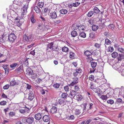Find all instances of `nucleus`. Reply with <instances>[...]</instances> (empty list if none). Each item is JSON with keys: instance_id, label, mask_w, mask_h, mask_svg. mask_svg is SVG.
I'll list each match as a JSON object with an SVG mask.
<instances>
[{"instance_id": "nucleus-23", "label": "nucleus", "mask_w": 124, "mask_h": 124, "mask_svg": "<svg viewBox=\"0 0 124 124\" xmlns=\"http://www.w3.org/2000/svg\"><path fill=\"white\" fill-rule=\"evenodd\" d=\"M26 110H27V112H28L29 111V109L28 108H27L24 109H20L19 110V111L21 113H23L24 112H26Z\"/></svg>"}, {"instance_id": "nucleus-3", "label": "nucleus", "mask_w": 124, "mask_h": 124, "mask_svg": "<svg viewBox=\"0 0 124 124\" xmlns=\"http://www.w3.org/2000/svg\"><path fill=\"white\" fill-rule=\"evenodd\" d=\"M57 101L58 103L62 106L65 104V100L64 99L61 98L58 99Z\"/></svg>"}, {"instance_id": "nucleus-10", "label": "nucleus", "mask_w": 124, "mask_h": 124, "mask_svg": "<svg viewBox=\"0 0 124 124\" xmlns=\"http://www.w3.org/2000/svg\"><path fill=\"white\" fill-rule=\"evenodd\" d=\"M50 16L51 18L53 19L57 17L56 13L55 11L51 12L50 13Z\"/></svg>"}, {"instance_id": "nucleus-30", "label": "nucleus", "mask_w": 124, "mask_h": 124, "mask_svg": "<svg viewBox=\"0 0 124 124\" xmlns=\"http://www.w3.org/2000/svg\"><path fill=\"white\" fill-rule=\"evenodd\" d=\"M71 34L72 36L73 37H76L78 35L77 31H71Z\"/></svg>"}, {"instance_id": "nucleus-62", "label": "nucleus", "mask_w": 124, "mask_h": 124, "mask_svg": "<svg viewBox=\"0 0 124 124\" xmlns=\"http://www.w3.org/2000/svg\"><path fill=\"white\" fill-rule=\"evenodd\" d=\"M49 12V10L48 8H45L44 9V12L46 13H48Z\"/></svg>"}, {"instance_id": "nucleus-2", "label": "nucleus", "mask_w": 124, "mask_h": 124, "mask_svg": "<svg viewBox=\"0 0 124 124\" xmlns=\"http://www.w3.org/2000/svg\"><path fill=\"white\" fill-rule=\"evenodd\" d=\"M22 19H21L20 17L19 16L17 17L15 20L14 23L16 25L19 27L21 25L22 23L21 21Z\"/></svg>"}, {"instance_id": "nucleus-43", "label": "nucleus", "mask_w": 124, "mask_h": 124, "mask_svg": "<svg viewBox=\"0 0 124 124\" xmlns=\"http://www.w3.org/2000/svg\"><path fill=\"white\" fill-rule=\"evenodd\" d=\"M16 83L15 81H11L10 83V85L11 86H13L15 85Z\"/></svg>"}, {"instance_id": "nucleus-48", "label": "nucleus", "mask_w": 124, "mask_h": 124, "mask_svg": "<svg viewBox=\"0 0 124 124\" xmlns=\"http://www.w3.org/2000/svg\"><path fill=\"white\" fill-rule=\"evenodd\" d=\"M60 86V85L58 83L55 84L53 86L55 88H58Z\"/></svg>"}, {"instance_id": "nucleus-60", "label": "nucleus", "mask_w": 124, "mask_h": 124, "mask_svg": "<svg viewBox=\"0 0 124 124\" xmlns=\"http://www.w3.org/2000/svg\"><path fill=\"white\" fill-rule=\"evenodd\" d=\"M74 118V116L73 115H71L70 116H69L68 118V119L69 120H73V119Z\"/></svg>"}, {"instance_id": "nucleus-1", "label": "nucleus", "mask_w": 124, "mask_h": 124, "mask_svg": "<svg viewBox=\"0 0 124 124\" xmlns=\"http://www.w3.org/2000/svg\"><path fill=\"white\" fill-rule=\"evenodd\" d=\"M96 52L95 51H94L92 53L88 50H86L85 51L84 53V55L87 57V59L88 62H90L93 60L92 58V54H94Z\"/></svg>"}, {"instance_id": "nucleus-28", "label": "nucleus", "mask_w": 124, "mask_h": 124, "mask_svg": "<svg viewBox=\"0 0 124 124\" xmlns=\"http://www.w3.org/2000/svg\"><path fill=\"white\" fill-rule=\"evenodd\" d=\"M34 9L36 13H39L40 10L37 6L34 7Z\"/></svg>"}, {"instance_id": "nucleus-36", "label": "nucleus", "mask_w": 124, "mask_h": 124, "mask_svg": "<svg viewBox=\"0 0 124 124\" xmlns=\"http://www.w3.org/2000/svg\"><path fill=\"white\" fill-rule=\"evenodd\" d=\"M108 28L111 30H113L114 29V25L113 24H109L108 25Z\"/></svg>"}, {"instance_id": "nucleus-12", "label": "nucleus", "mask_w": 124, "mask_h": 124, "mask_svg": "<svg viewBox=\"0 0 124 124\" xmlns=\"http://www.w3.org/2000/svg\"><path fill=\"white\" fill-rule=\"evenodd\" d=\"M76 95V92L75 91L73 90H70V95L71 96V98H74Z\"/></svg>"}, {"instance_id": "nucleus-42", "label": "nucleus", "mask_w": 124, "mask_h": 124, "mask_svg": "<svg viewBox=\"0 0 124 124\" xmlns=\"http://www.w3.org/2000/svg\"><path fill=\"white\" fill-rule=\"evenodd\" d=\"M3 25V24L0 22V31H3L4 28V27Z\"/></svg>"}, {"instance_id": "nucleus-35", "label": "nucleus", "mask_w": 124, "mask_h": 124, "mask_svg": "<svg viewBox=\"0 0 124 124\" xmlns=\"http://www.w3.org/2000/svg\"><path fill=\"white\" fill-rule=\"evenodd\" d=\"M104 35L108 37V36H110L112 35V33H109L108 31H105L104 33Z\"/></svg>"}, {"instance_id": "nucleus-6", "label": "nucleus", "mask_w": 124, "mask_h": 124, "mask_svg": "<svg viewBox=\"0 0 124 124\" xmlns=\"http://www.w3.org/2000/svg\"><path fill=\"white\" fill-rule=\"evenodd\" d=\"M75 98L77 101H79L83 99V97L81 94L78 93L76 95Z\"/></svg>"}, {"instance_id": "nucleus-7", "label": "nucleus", "mask_w": 124, "mask_h": 124, "mask_svg": "<svg viewBox=\"0 0 124 124\" xmlns=\"http://www.w3.org/2000/svg\"><path fill=\"white\" fill-rule=\"evenodd\" d=\"M50 116L49 115H45L43 117V119L44 122H47L50 120L49 119Z\"/></svg>"}, {"instance_id": "nucleus-50", "label": "nucleus", "mask_w": 124, "mask_h": 124, "mask_svg": "<svg viewBox=\"0 0 124 124\" xmlns=\"http://www.w3.org/2000/svg\"><path fill=\"white\" fill-rule=\"evenodd\" d=\"M7 102L6 101H3L0 102V104L2 105H6Z\"/></svg>"}, {"instance_id": "nucleus-52", "label": "nucleus", "mask_w": 124, "mask_h": 124, "mask_svg": "<svg viewBox=\"0 0 124 124\" xmlns=\"http://www.w3.org/2000/svg\"><path fill=\"white\" fill-rule=\"evenodd\" d=\"M9 85H6L3 87V88L4 90L7 89L9 88Z\"/></svg>"}, {"instance_id": "nucleus-54", "label": "nucleus", "mask_w": 124, "mask_h": 124, "mask_svg": "<svg viewBox=\"0 0 124 124\" xmlns=\"http://www.w3.org/2000/svg\"><path fill=\"white\" fill-rule=\"evenodd\" d=\"M80 4V3L77 2L75 3H73V6L74 7H76L78 6Z\"/></svg>"}, {"instance_id": "nucleus-55", "label": "nucleus", "mask_w": 124, "mask_h": 124, "mask_svg": "<svg viewBox=\"0 0 124 124\" xmlns=\"http://www.w3.org/2000/svg\"><path fill=\"white\" fill-rule=\"evenodd\" d=\"M88 22L89 23L91 24H93L94 23V20L92 19H90L89 20Z\"/></svg>"}, {"instance_id": "nucleus-53", "label": "nucleus", "mask_w": 124, "mask_h": 124, "mask_svg": "<svg viewBox=\"0 0 124 124\" xmlns=\"http://www.w3.org/2000/svg\"><path fill=\"white\" fill-rule=\"evenodd\" d=\"M82 105L83 106V110H85L86 108V107L87 105V103H83L82 104Z\"/></svg>"}, {"instance_id": "nucleus-41", "label": "nucleus", "mask_w": 124, "mask_h": 124, "mask_svg": "<svg viewBox=\"0 0 124 124\" xmlns=\"http://www.w3.org/2000/svg\"><path fill=\"white\" fill-rule=\"evenodd\" d=\"M118 50L120 52L123 53L124 51V49L121 47H119L118 48Z\"/></svg>"}, {"instance_id": "nucleus-21", "label": "nucleus", "mask_w": 124, "mask_h": 124, "mask_svg": "<svg viewBox=\"0 0 124 124\" xmlns=\"http://www.w3.org/2000/svg\"><path fill=\"white\" fill-rule=\"evenodd\" d=\"M36 73V72H35ZM37 75L36 73H34L33 72V71H32L31 73V78L32 79H35L37 78Z\"/></svg>"}, {"instance_id": "nucleus-18", "label": "nucleus", "mask_w": 124, "mask_h": 124, "mask_svg": "<svg viewBox=\"0 0 124 124\" xmlns=\"http://www.w3.org/2000/svg\"><path fill=\"white\" fill-rule=\"evenodd\" d=\"M60 12L62 14H65L67 13L68 11L67 10L65 9H62L60 11Z\"/></svg>"}, {"instance_id": "nucleus-13", "label": "nucleus", "mask_w": 124, "mask_h": 124, "mask_svg": "<svg viewBox=\"0 0 124 124\" xmlns=\"http://www.w3.org/2000/svg\"><path fill=\"white\" fill-rule=\"evenodd\" d=\"M78 26H77L76 25L74 24L72 25V27L70 28V29H72V31H75V30H78Z\"/></svg>"}, {"instance_id": "nucleus-9", "label": "nucleus", "mask_w": 124, "mask_h": 124, "mask_svg": "<svg viewBox=\"0 0 124 124\" xmlns=\"http://www.w3.org/2000/svg\"><path fill=\"white\" fill-rule=\"evenodd\" d=\"M34 117L36 120H40L42 117L41 114L39 113L35 115Z\"/></svg>"}, {"instance_id": "nucleus-31", "label": "nucleus", "mask_w": 124, "mask_h": 124, "mask_svg": "<svg viewBox=\"0 0 124 124\" xmlns=\"http://www.w3.org/2000/svg\"><path fill=\"white\" fill-rule=\"evenodd\" d=\"M79 36L82 38H85L86 37V35L84 32L82 31L80 33Z\"/></svg>"}, {"instance_id": "nucleus-24", "label": "nucleus", "mask_w": 124, "mask_h": 124, "mask_svg": "<svg viewBox=\"0 0 124 124\" xmlns=\"http://www.w3.org/2000/svg\"><path fill=\"white\" fill-rule=\"evenodd\" d=\"M92 30L93 31H96L98 28V26L96 25L92 26Z\"/></svg>"}, {"instance_id": "nucleus-11", "label": "nucleus", "mask_w": 124, "mask_h": 124, "mask_svg": "<svg viewBox=\"0 0 124 124\" xmlns=\"http://www.w3.org/2000/svg\"><path fill=\"white\" fill-rule=\"evenodd\" d=\"M3 58L4 59L2 60L1 61H0V63L5 62L7 59V57L6 56H4L3 54L0 53V59Z\"/></svg>"}, {"instance_id": "nucleus-15", "label": "nucleus", "mask_w": 124, "mask_h": 124, "mask_svg": "<svg viewBox=\"0 0 124 124\" xmlns=\"http://www.w3.org/2000/svg\"><path fill=\"white\" fill-rule=\"evenodd\" d=\"M74 112L75 114L78 115L80 114L81 113L80 110L78 109H75L74 110Z\"/></svg>"}, {"instance_id": "nucleus-20", "label": "nucleus", "mask_w": 124, "mask_h": 124, "mask_svg": "<svg viewBox=\"0 0 124 124\" xmlns=\"http://www.w3.org/2000/svg\"><path fill=\"white\" fill-rule=\"evenodd\" d=\"M93 10L94 13V12L96 14H98L100 13V11L98 8L96 7H95L94 8Z\"/></svg>"}, {"instance_id": "nucleus-44", "label": "nucleus", "mask_w": 124, "mask_h": 124, "mask_svg": "<svg viewBox=\"0 0 124 124\" xmlns=\"http://www.w3.org/2000/svg\"><path fill=\"white\" fill-rule=\"evenodd\" d=\"M17 64L16 63H13L10 65V67L11 68H13L16 67Z\"/></svg>"}, {"instance_id": "nucleus-16", "label": "nucleus", "mask_w": 124, "mask_h": 124, "mask_svg": "<svg viewBox=\"0 0 124 124\" xmlns=\"http://www.w3.org/2000/svg\"><path fill=\"white\" fill-rule=\"evenodd\" d=\"M70 58L73 59L75 58V54L72 52H70Z\"/></svg>"}, {"instance_id": "nucleus-8", "label": "nucleus", "mask_w": 124, "mask_h": 124, "mask_svg": "<svg viewBox=\"0 0 124 124\" xmlns=\"http://www.w3.org/2000/svg\"><path fill=\"white\" fill-rule=\"evenodd\" d=\"M117 59L118 61H121L124 59V55L122 54H119L117 58Z\"/></svg>"}, {"instance_id": "nucleus-56", "label": "nucleus", "mask_w": 124, "mask_h": 124, "mask_svg": "<svg viewBox=\"0 0 124 124\" xmlns=\"http://www.w3.org/2000/svg\"><path fill=\"white\" fill-rule=\"evenodd\" d=\"M96 86L95 85L93 84H91V86H90V88L92 90L95 89L96 88Z\"/></svg>"}, {"instance_id": "nucleus-51", "label": "nucleus", "mask_w": 124, "mask_h": 124, "mask_svg": "<svg viewBox=\"0 0 124 124\" xmlns=\"http://www.w3.org/2000/svg\"><path fill=\"white\" fill-rule=\"evenodd\" d=\"M30 69L28 68L26 70V73L27 75H29L31 73V71L30 70Z\"/></svg>"}, {"instance_id": "nucleus-46", "label": "nucleus", "mask_w": 124, "mask_h": 124, "mask_svg": "<svg viewBox=\"0 0 124 124\" xmlns=\"http://www.w3.org/2000/svg\"><path fill=\"white\" fill-rule=\"evenodd\" d=\"M89 80L91 81H93L94 79V77L93 75H91L89 77Z\"/></svg>"}, {"instance_id": "nucleus-5", "label": "nucleus", "mask_w": 124, "mask_h": 124, "mask_svg": "<svg viewBox=\"0 0 124 124\" xmlns=\"http://www.w3.org/2000/svg\"><path fill=\"white\" fill-rule=\"evenodd\" d=\"M8 38L10 41H13L16 39V37L14 34L11 33L9 35Z\"/></svg>"}, {"instance_id": "nucleus-26", "label": "nucleus", "mask_w": 124, "mask_h": 124, "mask_svg": "<svg viewBox=\"0 0 124 124\" xmlns=\"http://www.w3.org/2000/svg\"><path fill=\"white\" fill-rule=\"evenodd\" d=\"M94 12L93 11H89L87 15L89 17H91L93 14Z\"/></svg>"}, {"instance_id": "nucleus-45", "label": "nucleus", "mask_w": 124, "mask_h": 124, "mask_svg": "<svg viewBox=\"0 0 124 124\" xmlns=\"http://www.w3.org/2000/svg\"><path fill=\"white\" fill-rule=\"evenodd\" d=\"M64 89L65 92H68L69 90V87L68 85H66L64 87Z\"/></svg>"}, {"instance_id": "nucleus-25", "label": "nucleus", "mask_w": 124, "mask_h": 124, "mask_svg": "<svg viewBox=\"0 0 124 124\" xmlns=\"http://www.w3.org/2000/svg\"><path fill=\"white\" fill-rule=\"evenodd\" d=\"M68 96V94L67 93H63L61 95V96L62 98L65 99Z\"/></svg>"}, {"instance_id": "nucleus-57", "label": "nucleus", "mask_w": 124, "mask_h": 124, "mask_svg": "<svg viewBox=\"0 0 124 124\" xmlns=\"http://www.w3.org/2000/svg\"><path fill=\"white\" fill-rule=\"evenodd\" d=\"M94 46L96 48H98L100 47L101 45L99 44L96 43L95 44Z\"/></svg>"}, {"instance_id": "nucleus-33", "label": "nucleus", "mask_w": 124, "mask_h": 124, "mask_svg": "<svg viewBox=\"0 0 124 124\" xmlns=\"http://www.w3.org/2000/svg\"><path fill=\"white\" fill-rule=\"evenodd\" d=\"M23 39L24 40H25L27 42H28L29 40L28 37L26 36L25 34L23 36Z\"/></svg>"}, {"instance_id": "nucleus-61", "label": "nucleus", "mask_w": 124, "mask_h": 124, "mask_svg": "<svg viewBox=\"0 0 124 124\" xmlns=\"http://www.w3.org/2000/svg\"><path fill=\"white\" fill-rule=\"evenodd\" d=\"M90 69V71L89 72L91 73L94 72L96 70V69L95 68H92Z\"/></svg>"}, {"instance_id": "nucleus-22", "label": "nucleus", "mask_w": 124, "mask_h": 124, "mask_svg": "<svg viewBox=\"0 0 124 124\" xmlns=\"http://www.w3.org/2000/svg\"><path fill=\"white\" fill-rule=\"evenodd\" d=\"M112 57L113 58H116L118 56V54L115 52H113L111 54Z\"/></svg>"}, {"instance_id": "nucleus-64", "label": "nucleus", "mask_w": 124, "mask_h": 124, "mask_svg": "<svg viewBox=\"0 0 124 124\" xmlns=\"http://www.w3.org/2000/svg\"><path fill=\"white\" fill-rule=\"evenodd\" d=\"M75 90L76 91H78L79 90V88L78 86L76 85L74 87Z\"/></svg>"}, {"instance_id": "nucleus-49", "label": "nucleus", "mask_w": 124, "mask_h": 124, "mask_svg": "<svg viewBox=\"0 0 124 124\" xmlns=\"http://www.w3.org/2000/svg\"><path fill=\"white\" fill-rule=\"evenodd\" d=\"M107 102L108 103H109L110 104H112L114 103V101L112 100H109L107 101Z\"/></svg>"}, {"instance_id": "nucleus-17", "label": "nucleus", "mask_w": 124, "mask_h": 124, "mask_svg": "<svg viewBox=\"0 0 124 124\" xmlns=\"http://www.w3.org/2000/svg\"><path fill=\"white\" fill-rule=\"evenodd\" d=\"M78 27V30L79 31H84L85 29V27L83 25L79 26Z\"/></svg>"}, {"instance_id": "nucleus-59", "label": "nucleus", "mask_w": 124, "mask_h": 124, "mask_svg": "<svg viewBox=\"0 0 124 124\" xmlns=\"http://www.w3.org/2000/svg\"><path fill=\"white\" fill-rule=\"evenodd\" d=\"M26 122L30 124H31V118L30 117L27 119Z\"/></svg>"}, {"instance_id": "nucleus-37", "label": "nucleus", "mask_w": 124, "mask_h": 124, "mask_svg": "<svg viewBox=\"0 0 124 124\" xmlns=\"http://www.w3.org/2000/svg\"><path fill=\"white\" fill-rule=\"evenodd\" d=\"M44 4V2H39L38 4V6H39L40 8H42L43 7Z\"/></svg>"}, {"instance_id": "nucleus-27", "label": "nucleus", "mask_w": 124, "mask_h": 124, "mask_svg": "<svg viewBox=\"0 0 124 124\" xmlns=\"http://www.w3.org/2000/svg\"><path fill=\"white\" fill-rule=\"evenodd\" d=\"M105 44L106 45H108L111 43V41L108 39H106L105 40Z\"/></svg>"}, {"instance_id": "nucleus-39", "label": "nucleus", "mask_w": 124, "mask_h": 124, "mask_svg": "<svg viewBox=\"0 0 124 124\" xmlns=\"http://www.w3.org/2000/svg\"><path fill=\"white\" fill-rule=\"evenodd\" d=\"M91 65L92 68H95L97 65V62H93L91 63Z\"/></svg>"}, {"instance_id": "nucleus-38", "label": "nucleus", "mask_w": 124, "mask_h": 124, "mask_svg": "<svg viewBox=\"0 0 124 124\" xmlns=\"http://www.w3.org/2000/svg\"><path fill=\"white\" fill-rule=\"evenodd\" d=\"M101 98L103 100H106L107 99V97L106 95H101Z\"/></svg>"}, {"instance_id": "nucleus-40", "label": "nucleus", "mask_w": 124, "mask_h": 124, "mask_svg": "<svg viewBox=\"0 0 124 124\" xmlns=\"http://www.w3.org/2000/svg\"><path fill=\"white\" fill-rule=\"evenodd\" d=\"M114 48L113 47L109 46L108 47V52H112L114 51Z\"/></svg>"}, {"instance_id": "nucleus-32", "label": "nucleus", "mask_w": 124, "mask_h": 124, "mask_svg": "<svg viewBox=\"0 0 124 124\" xmlns=\"http://www.w3.org/2000/svg\"><path fill=\"white\" fill-rule=\"evenodd\" d=\"M62 50L63 52H67L68 51L69 49L66 46H64L62 47Z\"/></svg>"}, {"instance_id": "nucleus-4", "label": "nucleus", "mask_w": 124, "mask_h": 124, "mask_svg": "<svg viewBox=\"0 0 124 124\" xmlns=\"http://www.w3.org/2000/svg\"><path fill=\"white\" fill-rule=\"evenodd\" d=\"M82 71V70L80 68H77L75 70V71L74 72L73 74V76L76 77L79 74H80L81 73Z\"/></svg>"}, {"instance_id": "nucleus-34", "label": "nucleus", "mask_w": 124, "mask_h": 124, "mask_svg": "<svg viewBox=\"0 0 124 124\" xmlns=\"http://www.w3.org/2000/svg\"><path fill=\"white\" fill-rule=\"evenodd\" d=\"M78 77H74L73 78V81L76 82L77 84L78 83Z\"/></svg>"}, {"instance_id": "nucleus-14", "label": "nucleus", "mask_w": 124, "mask_h": 124, "mask_svg": "<svg viewBox=\"0 0 124 124\" xmlns=\"http://www.w3.org/2000/svg\"><path fill=\"white\" fill-rule=\"evenodd\" d=\"M57 111V109L55 107H53L51 109L50 112L52 114H54Z\"/></svg>"}, {"instance_id": "nucleus-19", "label": "nucleus", "mask_w": 124, "mask_h": 124, "mask_svg": "<svg viewBox=\"0 0 124 124\" xmlns=\"http://www.w3.org/2000/svg\"><path fill=\"white\" fill-rule=\"evenodd\" d=\"M53 43L51 42L48 44L47 47V50H48L49 48L51 49L52 48V49H53Z\"/></svg>"}, {"instance_id": "nucleus-29", "label": "nucleus", "mask_w": 124, "mask_h": 124, "mask_svg": "<svg viewBox=\"0 0 124 124\" xmlns=\"http://www.w3.org/2000/svg\"><path fill=\"white\" fill-rule=\"evenodd\" d=\"M89 37L91 38H94L95 37V34L93 32H92L89 34Z\"/></svg>"}, {"instance_id": "nucleus-58", "label": "nucleus", "mask_w": 124, "mask_h": 124, "mask_svg": "<svg viewBox=\"0 0 124 124\" xmlns=\"http://www.w3.org/2000/svg\"><path fill=\"white\" fill-rule=\"evenodd\" d=\"M95 90L96 91V92L97 93H99L101 91L100 89L98 87L96 88H95Z\"/></svg>"}, {"instance_id": "nucleus-47", "label": "nucleus", "mask_w": 124, "mask_h": 124, "mask_svg": "<svg viewBox=\"0 0 124 124\" xmlns=\"http://www.w3.org/2000/svg\"><path fill=\"white\" fill-rule=\"evenodd\" d=\"M27 8H26L25 9H22L21 11L23 15H24L26 12L27 10Z\"/></svg>"}, {"instance_id": "nucleus-63", "label": "nucleus", "mask_w": 124, "mask_h": 124, "mask_svg": "<svg viewBox=\"0 0 124 124\" xmlns=\"http://www.w3.org/2000/svg\"><path fill=\"white\" fill-rule=\"evenodd\" d=\"M36 22V20L34 18H31V23H35Z\"/></svg>"}]
</instances>
